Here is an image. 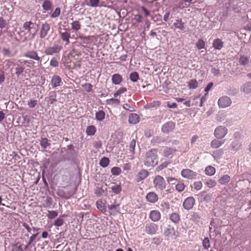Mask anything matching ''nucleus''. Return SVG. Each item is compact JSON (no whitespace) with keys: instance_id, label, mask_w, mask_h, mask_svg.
<instances>
[{"instance_id":"nucleus-1","label":"nucleus","mask_w":251,"mask_h":251,"mask_svg":"<svg viewBox=\"0 0 251 251\" xmlns=\"http://www.w3.org/2000/svg\"><path fill=\"white\" fill-rule=\"evenodd\" d=\"M80 52L73 50L68 55L69 62H67V66L70 69H77L81 67L82 58Z\"/></svg>"},{"instance_id":"nucleus-2","label":"nucleus","mask_w":251,"mask_h":251,"mask_svg":"<svg viewBox=\"0 0 251 251\" xmlns=\"http://www.w3.org/2000/svg\"><path fill=\"white\" fill-rule=\"evenodd\" d=\"M158 163V157L157 151L155 149L151 150L146 153L144 160V165L148 167H154Z\"/></svg>"},{"instance_id":"nucleus-3","label":"nucleus","mask_w":251,"mask_h":251,"mask_svg":"<svg viewBox=\"0 0 251 251\" xmlns=\"http://www.w3.org/2000/svg\"><path fill=\"white\" fill-rule=\"evenodd\" d=\"M154 186L157 190H163L166 188V182L164 178L159 175L155 176L153 179Z\"/></svg>"},{"instance_id":"nucleus-4","label":"nucleus","mask_w":251,"mask_h":251,"mask_svg":"<svg viewBox=\"0 0 251 251\" xmlns=\"http://www.w3.org/2000/svg\"><path fill=\"white\" fill-rule=\"evenodd\" d=\"M23 28L25 30H27L28 32L32 35V37H34L38 30L37 25L30 21L25 23Z\"/></svg>"},{"instance_id":"nucleus-5","label":"nucleus","mask_w":251,"mask_h":251,"mask_svg":"<svg viewBox=\"0 0 251 251\" xmlns=\"http://www.w3.org/2000/svg\"><path fill=\"white\" fill-rule=\"evenodd\" d=\"M227 133V129L225 126H219L214 130V135L216 138L220 139L225 137Z\"/></svg>"},{"instance_id":"nucleus-6","label":"nucleus","mask_w":251,"mask_h":251,"mask_svg":"<svg viewBox=\"0 0 251 251\" xmlns=\"http://www.w3.org/2000/svg\"><path fill=\"white\" fill-rule=\"evenodd\" d=\"M231 103L230 98L226 96L220 97L218 101L219 106L223 108L230 106Z\"/></svg>"},{"instance_id":"nucleus-7","label":"nucleus","mask_w":251,"mask_h":251,"mask_svg":"<svg viewBox=\"0 0 251 251\" xmlns=\"http://www.w3.org/2000/svg\"><path fill=\"white\" fill-rule=\"evenodd\" d=\"M197 173L189 169H183L181 172V176L188 179H193L196 177Z\"/></svg>"},{"instance_id":"nucleus-8","label":"nucleus","mask_w":251,"mask_h":251,"mask_svg":"<svg viewBox=\"0 0 251 251\" xmlns=\"http://www.w3.org/2000/svg\"><path fill=\"white\" fill-rule=\"evenodd\" d=\"M195 203V200L192 197H189L186 198L183 201V207L186 210H190L194 206Z\"/></svg>"},{"instance_id":"nucleus-9","label":"nucleus","mask_w":251,"mask_h":251,"mask_svg":"<svg viewBox=\"0 0 251 251\" xmlns=\"http://www.w3.org/2000/svg\"><path fill=\"white\" fill-rule=\"evenodd\" d=\"M175 127V124L172 121H170L166 123L163 125L161 130L163 133H169V132L173 131Z\"/></svg>"},{"instance_id":"nucleus-10","label":"nucleus","mask_w":251,"mask_h":251,"mask_svg":"<svg viewBox=\"0 0 251 251\" xmlns=\"http://www.w3.org/2000/svg\"><path fill=\"white\" fill-rule=\"evenodd\" d=\"M50 29V26L49 24L47 23L43 24L40 30V37L42 39L45 38L48 35Z\"/></svg>"},{"instance_id":"nucleus-11","label":"nucleus","mask_w":251,"mask_h":251,"mask_svg":"<svg viewBox=\"0 0 251 251\" xmlns=\"http://www.w3.org/2000/svg\"><path fill=\"white\" fill-rule=\"evenodd\" d=\"M157 230V226L154 224H150L147 225L145 227L146 232L151 235L155 234Z\"/></svg>"},{"instance_id":"nucleus-12","label":"nucleus","mask_w":251,"mask_h":251,"mask_svg":"<svg viewBox=\"0 0 251 251\" xmlns=\"http://www.w3.org/2000/svg\"><path fill=\"white\" fill-rule=\"evenodd\" d=\"M149 175L148 170L142 169L140 170L137 175L136 181L139 182L145 179Z\"/></svg>"},{"instance_id":"nucleus-13","label":"nucleus","mask_w":251,"mask_h":251,"mask_svg":"<svg viewBox=\"0 0 251 251\" xmlns=\"http://www.w3.org/2000/svg\"><path fill=\"white\" fill-rule=\"evenodd\" d=\"M61 49V48L60 46L58 45H55L53 47H48L45 50V53L47 55H52L54 53L59 52L60 51Z\"/></svg>"},{"instance_id":"nucleus-14","label":"nucleus","mask_w":251,"mask_h":251,"mask_svg":"<svg viewBox=\"0 0 251 251\" xmlns=\"http://www.w3.org/2000/svg\"><path fill=\"white\" fill-rule=\"evenodd\" d=\"M150 219L154 222L158 221L161 218V214L158 210H153L150 212Z\"/></svg>"},{"instance_id":"nucleus-15","label":"nucleus","mask_w":251,"mask_h":251,"mask_svg":"<svg viewBox=\"0 0 251 251\" xmlns=\"http://www.w3.org/2000/svg\"><path fill=\"white\" fill-rule=\"evenodd\" d=\"M173 26L176 29L183 31L185 29V23L180 18L176 19L173 23Z\"/></svg>"},{"instance_id":"nucleus-16","label":"nucleus","mask_w":251,"mask_h":251,"mask_svg":"<svg viewBox=\"0 0 251 251\" xmlns=\"http://www.w3.org/2000/svg\"><path fill=\"white\" fill-rule=\"evenodd\" d=\"M25 56L39 61L41 60L40 57L38 56L37 52L34 50L27 51L25 54Z\"/></svg>"},{"instance_id":"nucleus-17","label":"nucleus","mask_w":251,"mask_h":251,"mask_svg":"<svg viewBox=\"0 0 251 251\" xmlns=\"http://www.w3.org/2000/svg\"><path fill=\"white\" fill-rule=\"evenodd\" d=\"M146 198L149 202L151 203H154L156 202L158 200V197L157 195L153 192L148 193Z\"/></svg>"},{"instance_id":"nucleus-18","label":"nucleus","mask_w":251,"mask_h":251,"mask_svg":"<svg viewBox=\"0 0 251 251\" xmlns=\"http://www.w3.org/2000/svg\"><path fill=\"white\" fill-rule=\"evenodd\" d=\"M122 76L119 74H115L111 76L112 83L115 85H119L123 81Z\"/></svg>"},{"instance_id":"nucleus-19","label":"nucleus","mask_w":251,"mask_h":251,"mask_svg":"<svg viewBox=\"0 0 251 251\" xmlns=\"http://www.w3.org/2000/svg\"><path fill=\"white\" fill-rule=\"evenodd\" d=\"M61 82V78L57 75H54L51 80V84L53 88L59 86Z\"/></svg>"},{"instance_id":"nucleus-20","label":"nucleus","mask_w":251,"mask_h":251,"mask_svg":"<svg viewBox=\"0 0 251 251\" xmlns=\"http://www.w3.org/2000/svg\"><path fill=\"white\" fill-rule=\"evenodd\" d=\"M241 91L245 94L251 93V82L245 83L241 87Z\"/></svg>"},{"instance_id":"nucleus-21","label":"nucleus","mask_w":251,"mask_h":251,"mask_svg":"<svg viewBox=\"0 0 251 251\" xmlns=\"http://www.w3.org/2000/svg\"><path fill=\"white\" fill-rule=\"evenodd\" d=\"M212 45L215 49L220 50L224 46V42L221 39L217 38L213 41Z\"/></svg>"},{"instance_id":"nucleus-22","label":"nucleus","mask_w":251,"mask_h":251,"mask_svg":"<svg viewBox=\"0 0 251 251\" xmlns=\"http://www.w3.org/2000/svg\"><path fill=\"white\" fill-rule=\"evenodd\" d=\"M128 122L132 124H136L139 122V117L135 113L130 114L128 117Z\"/></svg>"},{"instance_id":"nucleus-23","label":"nucleus","mask_w":251,"mask_h":251,"mask_svg":"<svg viewBox=\"0 0 251 251\" xmlns=\"http://www.w3.org/2000/svg\"><path fill=\"white\" fill-rule=\"evenodd\" d=\"M223 144L224 142L215 139L211 142L210 146L212 149H217L220 147Z\"/></svg>"},{"instance_id":"nucleus-24","label":"nucleus","mask_w":251,"mask_h":251,"mask_svg":"<svg viewBox=\"0 0 251 251\" xmlns=\"http://www.w3.org/2000/svg\"><path fill=\"white\" fill-rule=\"evenodd\" d=\"M106 103L112 106H116L120 103V100L118 99L111 98L106 100Z\"/></svg>"},{"instance_id":"nucleus-25","label":"nucleus","mask_w":251,"mask_h":251,"mask_svg":"<svg viewBox=\"0 0 251 251\" xmlns=\"http://www.w3.org/2000/svg\"><path fill=\"white\" fill-rule=\"evenodd\" d=\"M170 219L174 223L177 224L180 220V215L177 213H173L170 216Z\"/></svg>"},{"instance_id":"nucleus-26","label":"nucleus","mask_w":251,"mask_h":251,"mask_svg":"<svg viewBox=\"0 0 251 251\" xmlns=\"http://www.w3.org/2000/svg\"><path fill=\"white\" fill-rule=\"evenodd\" d=\"M100 2V0H85V3L91 7H98Z\"/></svg>"},{"instance_id":"nucleus-27","label":"nucleus","mask_w":251,"mask_h":251,"mask_svg":"<svg viewBox=\"0 0 251 251\" xmlns=\"http://www.w3.org/2000/svg\"><path fill=\"white\" fill-rule=\"evenodd\" d=\"M198 86V82L196 79H191L188 83V86L190 89H196Z\"/></svg>"},{"instance_id":"nucleus-28","label":"nucleus","mask_w":251,"mask_h":251,"mask_svg":"<svg viewBox=\"0 0 251 251\" xmlns=\"http://www.w3.org/2000/svg\"><path fill=\"white\" fill-rule=\"evenodd\" d=\"M105 113L103 110H100L96 113V119L97 121H102L105 119Z\"/></svg>"},{"instance_id":"nucleus-29","label":"nucleus","mask_w":251,"mask_h":251,"mask_svg":"<svg viewBox=\"0 0 251 251\" xmlns=\"http://www.w3.org/2000/svg\"><path fill=\"white\" fill-rule=\"evenodd\" d=\"M61 38L63 41L66 42V44L70 43V33L65 31L64 32H60Z\"/></svg>"},{"instance_id":"nucleus-30","label":"nucleus","mask_w":251,"mask_h":251,"mask_svg":"<svg viewBox=\"0 0 251 251\" xmlns=\"http://www.w3.org/2000/svg\"><path fill=\"white\" fill-rule=\"evenodd\" d=\"M81 25L78 21H75L71 24L72 29L75 31H78L80 29Z\"/></svg>"},{"instance_id":"nucleus-31","label":"nucleus","mask_w":251,"mask_h":251,"mask_svg":"<svg viewBox=\"0 0 251 251\" xmlns=\"http://www.w3.org/2000/svg\"><path fill=\"white\" fill-rule=\"evenodd\" d=\"M175 151L176 150L173 148L166 147L164 150V155L166 157H169L170 155H172Z\"/></svg>"},{"instance_id":"nucleus-32","label":"nucleus","mask_w":251,"mask_h":251,"mask_svg":"<svg viewBox=\"0 0 251 251\" xmlns=\"http://www.w3.org/2000/svg\"><path fill=\"white\" fill-rule=\"evenodd\" d=\"M216 170L214 167L208 166L205 169V173L208 176H213L215 174Z\"/></svg>"},{"instance_id":"nucleus-33","label":"nucleus","mask_w":251,"mask_h":251,"mask_svg":"<svg viewBox=\"0 0 251 251\" xmlns=\"http://www.w3.org/2000/svg\"><path fill=\"white\" fill-rule=\"evenodd\" d=\"M230 176L227 175H226L221 177L218 180V182L221 184H226L230 181Z\"/></svg>"},{"instance_id":"nucleus-34","label":"nucleus","mask_w":251,"mask_h":251,"mask_svg":"<svg viewBox=\"0 0 251 251\" xmlns=\"http://www.w3.org/2000/svg\"><path fill=\"white\" fill-rule=\"evenodd\" d=\"M97 208L102 212L106 211V206L101 201H98L96 203Z\"/></svg>"},{"instance_id":"nucleus-35","label":"nucleus","mask_w":251,"mask_h":251,"mask_svg":"<svg viewBox=\"0 0 251 251\" xmlns=\"http://www.w3.org/2000/svg\"><path fill=\"white\" fill-rule=\"evenodd\" d=\"M205 184L208 188H211L216 185L217 182L215 180L209 178L206 180Z\"/></svg>"},{"instance_id":"nucleus-36","label":"nucleus","mask_w":251,"mask_h":251,"mask_svg":"<svg viewBox=\"0 0 251 251\" xmlns=\"http://www.w3.org/2000/svg\"><path fill=\"white\" fill-rule=\"evenodd\" d=\"M86 132L88 135H93L96 132V128L94 126H90L87 127Z\"/></svg>"},{"instance_id":"nucleus-37","label":"nucleus","mask_w":251,"mask_h":251,"mask_svg":"<svg viewBox=\"0 0 251 251\" xmlns=\"http://www.w3.org/2000/svg\"><path fill=\"white\" fill-rule=\"evenodd\" d=\"M160 101L156 100L153 101L150 103L147 104L146 107L148 108H157L160 105Z\"/></svg>"},{"instance_id":"nucleus-38","label":"nucleus","mask_w":251,"mask_h":251,"mask_svg":"<svg viewBox=\"0 0 251 251\" xmlns=\"http://www.w3.org/2000/svg\"><path fill=\"white\" fill-rule=\"evenodd\" d=\"M51 2L49 0H45L42 4L43 9L46 11H49L51 8Z\"/></svg>"},{"instance_id":"nucleus-39","label":"nucleus","mask_w":251,"mask_h":251,"mask_svg":"<svg viewBox=\"0 0 251 251\" xmlns=\"http://www.w3.org/2000/svg\"><path fill=\"white\" fill-rule=\"evenodd\" d=\"M249 62V58L245 55H242L240 56L239 62L240 64L245 65L247 64Z\"/></svg>"},{"instance_id":"nucleus-40","label":"nucleus","mask_w":251,"mask_h":251,"mask_svg":"<svg viewBox=\"0 0 251 251\" xmlns=\"http://www.w3.org/2000/svg\"><path fill=\"white\" fill-rule=\"evenodd\" d=\"M127 89L126 87H121L116 92H115L113 95L115 98H117L118 96H120L122 94L126 92Z\"/></svg>"},{"instance_id":"nucleus-41","label":"nucleus","mask_w":251,"mask_h":251,"mask_svg":"<svg viewBox=\"0 0 251 251\" xmlns=\"http://www.w3.org/2000/svg\"><path fill=\"white\" fill-rule=\"evenodd\" d=\"M129 78L133 82H137L139 78L138 73L136 72L131 73L129 75Z\"/></svg>"},{"instance_id":"nucleus-42","label":"nucleus","mask_w":251,"mask_h":251,"mask_svg":"<svg viewBox=\"0 0 251 251\" xmlns=\"http://www.w3.org/2000/svg\"><path fill=\"white\" fill-rule=\"evenodd\" d=\"M109 164V159L105 157L101 159L100 162V165L102 167H106Z\"/></svg>"},{"instance_id":"nucleus-43","label":"nucleus","mask_w":251,"mask_h":251,"mask_svg":"<svg viewBox=\"0 0 251 251\" xmlns=\"http://www.w3.org/2000/svg\"><path fill=\"white\" fill-rule=\"evenodd\" d=\"M56 101V94L55 92H53L52 93H50L49 97V101L50 102V104H53Z\"/></svg>"},{"instance_id":"nucleus-44","label":"nucleus","mask_w":251,"mask_h":251,"mask_svg":"<svg viewBox=\"0 0 251 251\" xmlns=\"http://www.w3.org/2000/svg\"><path fill=\"white\" fill-rule=\"evenodd\" d=\"M84 90L87 92H91L93 91V85L89 83H86L82 85Z\"/></svg>"},{"instance_id":"nucleus-45","label":"nucleus","mask_w":251,"mask_h":251,"mask_svg":"<svg viewBox=\"0 0 251 251\" xmlns=\"http://www.w3.org/2000/svg\"><path fill=\"white\" fill-rule=\"evenodd\" d=\"M185 185L183 182H179L176 185V189L178 192H181L184 190Z\"/></svg>"},{"instance_id":"nucleus-46","label":"nucleus","mask_w":251,"mask_h":251,"mask_svg":"<svg viewBox=\"0 0 251 251\" xmlns=\"http://www.w3.org/2000/svg\"><path fill=\"white\" fill-rule=\"evenodd\" d=\"M40 145L44 149H46L50 145V143H49V140L47 138H44L42 139L40 142Z\"/></svg>"},{"instance_id":"nucleus-47","label":"nucleus","mask_w":251,"mask_h":251,"mask_svg":"<svg viewBox=\"0 0 251 251\" xmlns=\"http://www.w3.org/2000/svg\"><path fill=\"white\" fill-rule=\"evenodd\" d=\"M202 246L204 249L207 250L210 247V241L208 237H205L202 241Z\"/></svg>"},{"instance_id":"nucleus-48","label":"nucleus","mask_w":251,"mask_h":251,"mask_svg":"<svg viewBox=\"0 0 251 251\" xmlns=\"http://www.w3.org/2000/svg\"><path fill=\"white\" fill-rule=\"evenodd\" d=\"M196 47L199 50L204 49L205 47V42L202 39H199L196 43Z\"/></svg>"},{"instance_id":"nucleus-49","label":"nucleus","mask_w":251,"mask_h":251,"mask_svg":"<svg viewBox=\"0 0 251 251\" xmlns=\"http://www.w3.org/2000/svg\"><path fill=\"white\" fill-rule=\"evenodd\" d=\"M52 203V200L50 197H47L43 203V206L45 207H49Z\"/></svg>"},{"instance_id":"nucleus-50","label":"nucleus","mask_w":251,"mask_h":251,"mask_svg":"<svg viewBox=\"0 0 251 251\" xmlns=\"http://www.w3.org/2000/svg\"><path fill=\"white\" fill-rule=\"evenodd\" d=\"M111 173L115 176H118L121 173V169L119 167H114L111 170Z\"/></svg>"},{"instance_id":"nucleus-51","label":"nucleus","mask_w":251,"mask_h":251,"mask_svg":"<svg viewBox=\"0 0 251 251\" xmlns=\"http://www.w3.org/2000/svg\"><path fill=\"white\" fill-rule=\"evenodd\" d=\"M37 102L38 101L37 100L30 99L28 101L27 105L29 108H33L37 105Z\"/></svg>"},{"instance_id":"nucleus-52","label":"nucleus","mask_w":251,"mask_h":251,"mask_svg":"<svg viewBox=\"0 0 251 251\" xmlns=\"http://www.w3.org/2000/svg\"><path fill=\"white\" fill-rule=\"evenodd\" d=\"M25 70V67L18 66L15 68V74L17 76H19L23 73L24 72Z\"/></svg>"},{"instance_id":"nucleus-53","label":"nucleus","mask_w":251,"mask_h":251,"mask_svg":"<svg viewBox=\"0 0 251 251\" xmlns=\"http://www.w3.org/2000/svg\"><path fill=\"white\" fill-rule=\"evenodd\" d=\"M112 191L115 194H118L121 191L120 185L116 184L111 187Z\"/></svg>"},{"instance_id":"nucleus-54","label":"nucleus","mask_w":251,"mask_h":251,"mask_svg":"<svg viewBox=\"0 0 251 251\" xmlns=\"http://www.w3.org/2000/svg\"><path fill=\"white\" fill-rule=\"evenodd\" d=\"M58 215V213L54 210L49 211L48 217L49 219H52L55 218Z\"/></svg>"},{"instance_id":"nucleus-55","label":"nucleus","mask_w":251,"mask_h":251,"mask_svg":"<svg viewBox=\"0 0 251 251\" xmlns=\"http://www.w3.org/2000/svg\"><path fill=\"white\" fill-rule=\"evenodd\" d=\"M202 184L201 181L195 182L194 183V188L195 190H200L201 189Z\"/></svg>"},{"instance_id":"nucleus-56","label":"nucleus","mask_w":251,"mask_h":251,"mask_svg":"<svg viewBox=\"0 0 251 251\" xmlns=\"http://www.w3.org/2000/svg\"><path fill=\"white\" fill-rule=\"evenodd\" d=\"M59 63L57 58L53 57L50 61V65L56 67L58 66Z\"/></svg>"},{"instance_id":"nucleus-57","label":"nucleus","mask_w":251,"mask_h":251,"mask_svg":"<svg viewBox=\"0 0 251 251\" xmlns=\"http://www.w3.org/2000/svg\"><path fill=\"white\" fill-rule=\"evenodd\" d=\"M60 14V9L59 7H57L55 8V10L53 12V13L51 15V18H56L58 17Z\"/></svg>"},{"instance_id":"nucleus-58","label":"nucleus","mask_w":251,"mask_h":251,"mask_svg":"<svg viewBox=\"0 0 251 251\" xmlns=\"http://www.w3.org/2000/svg\"><path fill=\"white\" fill-rule=\"evenodd\" d=\"M64 223L63 219L59 218H57L54 222V225L55 226H60L63 225Z\"/></svg>"},{"instance_id":"nucleus-59","label":"nucleus","mask_w":251,"mask_h":251,"mask_svg":"<svg viewBox=\"0 0 251 251\" xmlns=\"http://www.w3.org/2000/svg\"><path fill=\"white\" fill-rule=\"evenodd\" d=\"M13 251H24L22 245L16 244L13 248Z\"/></svg>"},{"instance_id":"nucleus-60","label":"nucleus","mask_w":251,"mask_h":251,"mask_svg":"<svg viewBox=\"0 0 251 251\" xmlns=\"http://www.w3.org/2000/svg\"><path fill=\"white\" fill-rule=\"evenodd\" d=\"M167 181L168 183H172V184H174L177 182V179L175 177H168L167 178Z\"/></svg>"},{"instance_id":"nucleus-61","label":"nucleus","mask_w":251,"mask_h":251,"mask_svg":"<svg viewBox=\"0 0 251 251\" xmlns=\"http://www.w3.org/2000/svg\"><path fill=\"white\" fill-rule=\"evenodd\" d=\"M134 19L137 23H141L142 22V17L140 15L137 14L135 15Z\"/></svg>"},{"instance_id":"nucleus-62","label":"nucleus","mask_w":251,"mask_h":251,"mask_svg":"<svg viewBox=\"0 0 251 251\" xmlns=\"http://www.w3.org/2000/svg\"><path fill=\"white\" fill-rule=\"evenodd\" d=\"M5 25L6 21L2 18H0V28H3Z\"/></svg>"},{"instance_id":"nucleus-63","label":"nucleus","mask_w":251,"mask_h":251,"mask_svg":"<svg viewBox=\"0 0 251 251\" xmlns=\"http://www.w3.org/2000/svg\"><path fill=\"white\" fill-rule=\"evenodd\" d=\"M213 85V83L212 82L209 83L207 86L205 87L204 91L206 92H208L211 89Z\"/></svg>"},{"instance_id":"nucleus-64","label":"nucleus","mask_w":251,"mask_h":251,"mask_svg":"<svg viewBox=\"0 0 251 251\" xmlns=\"http://www.w3.org/2000/svg\"><path fill=\"white\" fill-rule=\"evenodd\" d=\"M141 9L143 10V11L144 12L145 16L146 17H147L150 15V11L148 10H147L145 7L142 6L141 7Z\"/></svg>"}]
</instances>
